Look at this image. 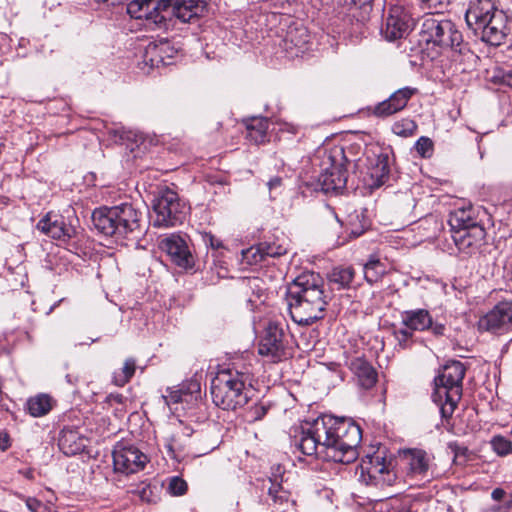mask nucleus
<instances>
[{
    "mask_svg": "<svg viewBox=\"0 0 512 512\" xmlns=\"http://www.w3.org/2000/svg\"><path fill=\"white\" fill-rule=\"evenodd\" d=\"M316 430L329 440V460L349 464L358 457L357 447L362 439L358 424L350 418L321 415Z\"/></svg>",
    "mask_w": 512,
    "mask_h": 512,
    "instance_id": "1",
    "label": "nucleus"
},
{
    "mask_svg": "<svg viewBox=\"0 0 512 512\" xmlns=\"http://www.w3.org/2000/svg\"><path fill=\"white\" fill-rule=\"evenodd\" d=\"M141 216L132 204L122 203L94 210L92 223L99 233L122 240L141 232Z\"/></svg>",
    "mask_w": 512,
    "mask_h": 512,
    "instance_id": "2",
    "label": "nucleus"
},
{
    "mask_svg": "<svg viewBox=\"0 0 512 512\" xmlns=\"http://www.w3.org/2000/svg\"><path fill=\"white\" fill-rule=\"evenodd\" d=\"M315 160L320 167L318 186L323 192H338L346 187L348 179L346 165L355 160L348 159L342 144L325 142L317 148Z\"/></svg>",
    "mask_w": 512,
    "mask_h": 512,
    "instance_id": "3",
    "label": "nucleus"
},
{
    "mask_svg": "<svg viewBox=\"0 0 512 512\" xmlns=\"http://www.w3.org/2000/svg\"><path fill=\"white\" fill-rule=\"evenodd\" d=\"M420 36L422 40L439 52L464 53L466 44L456 24L443 16L442 12H430L422 18Z\"/></svg>",
    "mask_w": 512,
    "mask_h": 512,
    "instance_id": "4",
    "label": "nucleus"
},
{
    "mask_svg": "<svg viewBox=\"0 0 512 512\" xmlns=\"http://www.w3.org/2000/svg\"><path fill=\"white\" fill-rule=\"evenodd\" d=\"M151 207L154 213L153 225L156 227H174L185 218V204L178 194L167 186L158 187L153 192Z\"/></svg>",
    "mask_w": 512,
    "mask_h": 512,
    "instance_id": "5",
    "label": "nucleus"
},
{
    "mask_svg": "<svg viewBox=\"0 0 512 512\" xmlns=\"http://www.w3.org/2000/svg\"><path fill=\"white\" fill-rule=\"evenodd\" d=\"M321 299L330 300L325 281L319 273L304 271L289 284L286 300Z\"/></svg>",
    "mask_w": 512,
    "mask_h": 512,
    "instance_id": "6",
    "label": "nucleus"
},
{
    "mask_svg": "<svg viewBox=\"0 0 512 512\" xmlns=\"http://www.w3.org/2000/svg\"><path fill=\"white\" fill-rule=\"evenodd\" d=\"M258 352L271 362H280L291 356L283 326L270 322L258 345Z\"/></svg>",
    "mask_w": 512,
    "mask_h": 512,
    "instance_id": "7",
    "label": "nucleus"
},
{
    "mask_svg": "<svg viewBox=\"0 0 512 512\" xmlns=\"http://www.w3.org/2000/svg\"><path fill=\"white\" fill-rule=\"evenodd\" d=\"M360 471V477L367 485L391 486L396 480V474L389 468L380 450L362 459Z\"/></svg>",
    "mask_w": 512,
    "mask_h": 512,
    "instance_id": "8",
    "label": "nucleus"
},
{
    "mask_svg": "<svg viewBox=\"0 0 512 512\" xmlns=\"http://www.w3.org/2000/svg\"><path fill=\"white\" fill-rule=\"evenodd\" d=\"M320 417L313 421H305L301 425V436L297 442L300 452L307 456L322 455L329 460V440L325 434L316 430Z\"/></svg>",
    "mask_w": 512,
    "mask_h": 512,
    "instance_id": "9",
    "label": "nucleus"
},
{
    "mask_svg": "<svg viewBox=\"0 0 512 512\" xmlns=\"http://www.w3.org/2000/svg\"><path fill=\"white\" fill-rule=\"evenodd\" d=\"M114 470L126 475L142 470L147 461V456L134 445L118 442L112 452Z\"/></svg>",
    "mask_w": 512,
    "mask_h": 512,
    "instance_id": "10",
    "label": "nucleus"
},
{
    "mask_svg": "<svg viewBox=\"0 0 512 512\" xmlns=\"http://www.w3.org/2000/svg\"><path fill=\"white\" fill-rule=\"evenodd\" d=\"M328 302L321 299L287 300L292 320L302 326L324 318Z\"/></svg>",
    "mask_w": 512,
    "mask_h": 512,
    "instance_id": "11",
    "label": "nucleus"
},
{
    "mask_svg": "<svg viewBox=\"0 0 512 512\" xmlns=\"http://www.w3.org/2000/svg\"><path fill=\"white\" fill-rule=\"evenodd\" d=\"M205 4L206 0H158L155 7H161L167 19L174 16L187 23L203 12Z\"/></svg>",
    "mask_w": 512,
    "mask_h": 512,
    "instance_id": "12",
    "label": "nucleus"
},
{
    "mask_svg": "<svg viewBox=\"0 0 512 512\" xmlns=\"http://www.w3.org/2000/svg\"><path fill=\"white\" fill-rule=\"evenodd\" d=\"M432 457L424 450L409 449L404 452L407 477L430 482L434 478Z\"/></svg>",
    "mask_w": 512,
    "mask_h": 512,
    "instance_id": "13",
    "label": "nucleus"
},
{
    "mask_svg": "<svg viewBox=\"0 0 512 512\" xmlns=\"http://www.w3.org/2000/svg\"><path fill=\"white\" fill-rule=\"evenodd\" d=\"M474 33L479 35L482 41L492 46H500L510 33L508 16L502 10L496 12L492 18H489V21L480 27L479 32Z\"/></svg>",
    "mask_w": 512,
    "mask_h": 512,
    "instance_id": "14",
    "label": "nucleus"
},
{
    "mask_svg": "<svg viewBox=\"0 0 512 512\" xmlns=\"http://www.w3.org/2000/svg\"><path fill=\"white\" fill-rule=\"evenodd\" d=\"M418 92L416 88L403 87L392 93L389 98L377 103L372 114L377 118H388L404 110L411 98Z\"/></svg>",
    "mask_w": 512,
    "mask_h": 512,
    "instance_id": "15",
    "label": "nucleus"
},
{
    "mask_svg": "<svg viewBox=\"0 0 512 512\" xmlns=\"http://www.w3.org/2000/svg\"><path fill=\"white\" fill-rule=\"evenodd\" d=\"M277 472L278 474L269 479L267 502L272 507V512H296L295 502L290 499V492L282 484L283 476L280 466L277 467Z\"/></svg>",
    "mask_w": 512,
    "mask_h": 512,
    "instance_id": "16",
    "label": "nucleus"
},
{
    "mask_svg": "<svg viewBox=\"0 0 512 512\" xmlns=\"http://www.w3.org/2000/svg\"><path fill=\"white\" fill-rule=\"evenodd\" d=\"M401 323L403 326L415 331L430 330L435 336H442L445 333V325L434 323L431 314L426 309L407 310L401 314Z\"/></svg>",
    "mask_w": 512,
    "mask_h": 512,
    "instance_id": "17",
    "label": "nucleus"
},
{
    "mask_svg": "<svg viewBox=\"0 0 512 512\" xmlns=\"http://www.w3.org/2000/svg\"><path fill=\"white\" fill-rule=\"evenodd\" d=\"M512 324V301H501L479 321V328L501 333Z\"/></svg>",
    "mask_w": 512,
    "mask_h": 512,
    "instance_id": "18",
    "label": "nucleus"
},
{
    "mask_svg": "<svg viewBox=\"0 0 512 512\" xmlns=\"http://www.w3.org/2000/svg\"><path fill=\"white\" fill-rule=\"evenodd\" d=\"M411 26V17L408 12L399 5L392 6L381 29L384 37L390 41L404 37Z\"/></svg>",
    "mask_w": 512,
    "mask_h": 512,
    "instance_id": "19",
    "label": "nucleus"
},
{
    "mask_svg": "<svg viewBox=\"0 0 512 512\" xmlns=\"http://www.w3.org/2000/svg\"><path fill=\"white\" fill-rule=\"evenodd\" d=\"M159 248L179 267L188 268L193 264V256L184 238L177 234H171L162 239Z\"/></svg>",
    "mask_w": 512,
    "mask_h": 512,
    "instance_id": "20",
    "label": "nucleus"
},
{
    "mask_svg": "<svg viewBox=\"0 0 512 512\" xmlns=\"http://www.w3.org/2000/svg\"><path fill=\"white\" fill-rule=\"evenodd\" d=\"M37 229L49 237L61 241H68L76 234L73 225L66 223L65 218L59 214L48 213L37 223Z\"/></svg>",
    "mask_w": 512,
    "mask_h": 512,
    "instance_id": "21",
    "label": "nucleus"
},
{
    "mask_svg": "<svg viewBox=\"0 0 512 512\" xmlns=\"http://www.w3.org/2000/svg\"><path fill=\"white\" fill-rule=\"evenodd\" d=\"M500 11L493 0H470L465 13V20L470 29L479 32L480 27L489 21V18H492L496 12Z\"/></svg>",
    "mask_w": 512,
    "mask_h": 512,
    "instance_id": "22",
    "label": "nucleus"
},
{
    "mask_svg": "<svg viewBox=\"0 0 512 512\" xmlns=\"http://www.w3.org/2000/svg\"><path fill=\"white\" fill-rule=\"evenodd\" d=\"M269 289L266 280L259 276L244 278L240 281L241 294L252 311L264 304Z\"/></svg>",
    "mask_w": 512,
    "mask_h": 512,
    "instance_id": "23",
    "label": "nucleus"
},
{
    "mask_svg": "<svg viewBox=\"0 0 512 512\" xmlns=\"http://www.w3.org/2000/svg\"><path fill=\"white\" fill-rule=\"evenodd\" d=\"M481 213L485 214V211H481L479 208L472 205L454 209L450 212L448 219L452 232L482 226L483 220L480 217Z\"/></svg>",
    "mask_w": 512,
    "mask_h": 512,
    "instance_id": "24",
    "label": "nucleus"
},
{
    "mask_svg": "<svg viewBox=\"0 0 512 512\" xmlns=\"http://www.w3.org/2000/svg\"><path fill=\"white\" fill-rule=\"evenodd\" d=\"M176 50L168 40L150 42L143 53V62L150 68H158L160 65L171 64Z\"/></svg>",
    "mask_w": 512,
    "mask_h": 512,
    "instance_id": "25",
    "label": "nucleus"
},
{
    "mask_svg": "<svg viewBox=\"0 0 512 512\" xmlns=\"http://www.w3.org/2000/svg\"><path fill=\"white\" fill-rule=\"evenodd\" d=\"M457 248L466 253L474 254L479 251L486 237L484 225L475 226L473 229H466L454 232L452 235Z\"/></svg>",
    "mask_w": 512,
    "mask_h": 512,
    "instance_id": "26",
    "label": "nucleus"
},
{
    "mask_svg": "<svg viewBox=\"0 0 512 512\" xmlns=\"http://www.w3.org/2000/svg\"><path fill=\"white\" fill-rule=\"evenodd\" d=\"M432 397L439 405L442 417L449 418L462 397V386H435Z\"/></svg>",
    "mask_w": 512,
    "mask_h": 512,
    "instance_id": "27",
    "label": "nucleus"
},
{
    "mask_svg": "<svg viewBox=\"0 0 512 512\" xmlns=\"http://www.w3.org/2000/svg\"><path fill=\"white\" fill-rule=\"evenodd\" d=\"M158 0H133L127 6V12L136 19L146 18L154 23H162L167 20L161 7H155Z\"/></svg>",
    "mask_w": 512,
    "mask_h": 512,
    "instance_id": "28",
    "label": "nucleus"
},
{
    "mask_svg": "<svg viewBox=\"0 0 512 512\" xmlns=\"http://www.w3.org/2000/svg\"><path fill=\"white\" fill-rule=\"evenodd\" d=\"M311 36L304 26H289L283 38V48L292 55L298 56L308 49Z\"/></svg>",
    "mask_w": 512,
    "mask_h": 512,
    "instance_id": "29",
    "label": "nucleus"
},
{
    "mask_svg": "<svg viewBox=\"0 0 512 512\" xmlns=\"http://www.w3.org/2000/svg\"><path fill=\"white\" fill-rule=\"evenodd\" d=\"M390 165L389 155L387 153H379L375 159L370 161L367 174L371 179L370 186L372 188H379L389 178Z\"/></svg>",
    "mask_w": 512,
    "mask_h": 512,
    "instance_id": "30",
    "label": "nucleus"
},
{
    "mask_svg": "<svg viewBox=\"0 0 512 512\" xmlns=\"http://www.w3.org/2000/svg\"><path fill=\"white\" fill-rule=\"evenodd\" d=\"M465 373L466 367L461 361H448L439 370L434 379V384H462Z\"/></svg>",
    "mask_w": 512,
    "mask_h": 512,
    "instance_id": "31",
    "label": "nucleus"
},
{
    "mask_svg": "<svg viewBox=\"0 0 512 512\" xmlns=\"http://www.w3.org/2000/svg\"><path fill=\"white\" fill-rule=\"evenodd\" d=\"M247 139L254 144L268 141L269 120L266 117H251L243 121Z\"/></svg>",
    "mask_w": 512,
    "mask_h": 512,
    "instance_id": "32",
    "label": "nucleus"
},
{
    "mask_svg": "<svg viewBox=\"0 0 512 512\" xmlns=\"http://www.w3.org/2000/svg\"><path fill=\"white\" fill-rule=\"evenodd\" d=\"M349 368L362 384H376L378 382L376 369L364 358L352 359Z\"/></svg>",
    "mask_w": 512,
    "mask_h": 512,
    "instance_id": "33",
    "label": "nucleus"
},
{
    "mask_svg": "<svg viewBox=\"0 0 512 512\" xmlns=\"http://www.w3.org/2000/svg\"><path fill=\"white\" fill-rule=\"evenodd\" d=\"M202 241L209 249L207 252V258H211L212 263L215 266V269L217 270L216 273L218 274L219 277H221L220 273L221 270L223 269V261L221 259L223 249L222 240L216 238L210 232H205L202 234Z\"/></svg>",
    "mask_w": 512,
    "mask_h": 512,
    "instance_id": "34",
    "label": "nucleus"
},
{
    "mask_svg": "<svg viewBox=\"0 0 512 512\" xmlns=\"http://www.w3.org/2000/svg\"><path fill=\"white\" fill-rule=\"evenodd\" d=\"M54 401L48 394H38L27 401V410L33 417H42L53 408Z\"/></svg>",
    "mask_w": 512,
    "mask_h": 512,
    "instance_id": "35",
    "label": "nucleus"
},
{
    "mask_svg": "<svg viewBox=\"0 0 512 512\" xmlns=\"http://www.w3.org/2000/svg\"><path fill=\"white\" fill-rule=\"evenodd\" d=\"M364 278L369 284L377 283L386 274V265L374 255L363 266Z\"/></svg>",
    "mask_w": 512,
    "mask_h": 512,
    "instance_id": "36",
    "label": "nucleus"
},
{
    "mask_svg": "<svg viewBox=\"0 0 512 512\" xmlns=\"http://www.w3.org/2000/svg\"><path fill=\"white\" fill-rule=\"evenodd\" d=\"M193 392L190 390V386H168L163 398L168 405L188 402L187 398H191Z\"/></svg>",
    "mask_w": 512,
    "mask_h": 512,
    "instance_id": "37",
    "label": "nucleus"
},
{
    "mask_svg": "<svg viewBox=\"0 0 512 512\" xmlns=\"http://www.w3.org/2000/svg\"><path fill=\"white\" fill-rule=\"evenodd\" d=\"M355 276L352 267H336L330 274V281L338 284L341 288H347L351 285Z\"/></svg>",
    "mask_w": 512,
    "mask_h": 512,
    "instance_id": "38",
    "label": "nucleus"
},
{
    "mask_svg": "<svg viewBox=\"0 0 512 512\" xmlns=\"http://www.w3.org/2000/svg\"><path fill=\"white\" fill-rule=\"evenodd\" d=\"M226 375H228V379L226 380V384L232 385V384H246L247 382L251 384L252 382V375L251 373L245 368V370L239 371L234 364H227L226 363Z\"/></svg>",
    "mask_w": 512,
    "mask_h": 512,
    "instance_id": "39",
    "label": "nucleus"
},
{
    "mask_svg": "<svg viewBox=\"0 0 512 512\" xmlns=\"http://www.w3.org/2000/svg\"><path fill=\"white\" fill-rule=\"evenodd\" d=\"M77 434L73 431L63 432L59 438V446L67 455L76 454L83 447L76 442Z\"/></svg>",
    "mask_w": 512,
    "mask_h": 512,
    "instance_id": "40",
    "label": "nucleus"
},
{
    "mask_svg": "<svg viewBox=\"0 0 512 512\" xmlns=\"http://www.w3.org/2000/svg\"><path fill=\"white\" fill-rule=\"evenodd\" d=\"M361 397L367 403H384L386 389L384 386H361Z\"/></svg>",
    "mask_w": 512,
    "mask_h": 512,
    "instance_id": "41",
    "label": "nucleus"
},
{
    "mask_svg": "<svg viewBox=\"0 0 512 512\" xmlns=\"http://www.w3.org/2000/svg\"><path fill=\"white\" fill-rule=\"evenodd\" d=\"M136 371V362L133 358L125 360L119 372L114 373V384L128 383Z\"/></svg>",
    "mask_w": 512,
    "mask_h": 512,
    "instance_id": "42",
    "label": "nucleus"
},
{
    "mask_svg": "<svg viewBox=\"0 0 512 512\" xmlns=\"http://www.w3.org/2000/svg\"><path fill=\"white\" fill-rule=\"evenodd\" d=\"M417 130V124L414 120L409 118H403L394 122L392 125V131L394 134L401 137L412 136Z\"/></svg>",
    "mask_w": 512,
    "mask_h": 512,
    "instance_id": "43",
    "label": "nucleus"
},
{
    "mask_svg": "<svg viewBox=\"0 0 512 512\" xmlns=\"http://www.w3.org/2000/svg\"><path fill=\"white\" fill-rule=\"evenodd\" d=\"M242 261L247 265H256L265 262L261 243L242 250Z\"/></svg>",
    "mask_w": 512,
    "mask_h": 512,
    "instance_id": "44",
    "label": "nucleus"
},
{
    "mask_svg": "<svg viewBox=\"0 0 512 512\" xmlns=\"http://www.w3.org/2000/svg\"><path fill=\"white\" fill-rule=\"evenodd\" d=\"M265 262L270 264V259L279 258L287 253V248L275 242H261Z\"/></svg>",
    "mask_w": 512,
    "mask_h": 512,
    "instance_id": "45",
    "label": "nucleus"
},
{
    "mask_svg": "<svg viewBox=\"0 0 512 512\" xmlns=\"http://www.w3.org/2000/svg\"><path fill=\"white\" fill-rule=\"evenodd\" d=\"M393 335L397 341V346L402 350L410 349L414 344V333L405 326L394 329Z\"/></svg>",
    "mask_w": 512,
    "mask_h": 512,
    "instance_id": "46",
    "label": "nucleus"
},
{
    "mask_svg": "<svg viewBox=\"0 0 512 512\" xmlns=\"http://www.w3.org/2000/svg\"><path fill=\"white\" fill-rule=\"evenodd\" d=\"M490 443L494 452L499 456H506L512 451V442L504 436H494Z\"/></svg>",
    "mask_w": 512,
    "mask_h": 512,
    "instance_id": "47",
    "label": "nucleus"
},
{
    "mask_svg": "<svg viewBox=\"0 0 512 512\" xmlns=\"http://www.w3.org/2000/svg\"><path fill=\"white\" fill-rule=\"evenodd\" d=\"M415 150L422 158H430L434 151L432 140L428 137H420L415 143Z\"/></svg>",
    "mask_w": 512,
    "mask_h": 512,
    "instance_id": "48",
    "label": "nucleus"
},
{
    "mask_svg": "<svg viewBox=\"0 0 512 512\" xmlns=\"http://www.w3.org/2000/svg\"><path fill=\"white\" fill-rule=\"evenodd\" d=\"M168 490L174 496H181L187 491V483L180 477H172L169 482Z\"/></svg>",
    "mask_w": 512,
    "mask_h": 512,
    "instance_id": "49",
    "label": "nucleus"
},
{
    "mask_svg": "<svg viewBox=\"0 0 512 512\" xmlns=\"http://www.w3.org/2000/svg\"><path fill=\"white\" fill-rule=\"evenodd\" d=\"M425 9L432 12H443L448 7L451 0H420Z\"/></svg>",
    "mask_w": 512,
    "mask_h": 512,
    "instance_id": "50",
    "label": "nucleus"
},
{
    "mask_svg": "<svg viewBox=\"0 0 512 512\" xmlns=\"http://www.w3.org/2000/svg\"><path fill=\"white\" fill-rule=\"evenodd\" d=\"M262 278L266 281H280L283 279V272L281 269L273 266H268L265 270L262 271Z\"/></svg>",
    "mask_w": 512,
    "mask_h": 512,
    "instance_id": "51",
    "label": "nucleus"
},
{
    "mask_svg": "<svg viewBox=\"0 0 512 512\" xmlns=\"http://www.w3.org/2000/svg\"><path fill=\"white\" fill-rule=\"evenodd\" d=\"M493 81L512 88V71H497L493 76Z\"/></svg>",
    "mask_w": 512,
    "mask_h": 512,
    "instance_id": "52",
    "label": "nucleus"
},
{
    "mask_svg": "<svg viewBox=\"0 0 512 512\" xmlns=\"http://www.w3.org/2000/svg\"><path fill=\"white\" fill-rule=\"evenodd\" d=\"M26 505L31 512H51L45 504L36 498H28Z\"/></svg>",
    "mask_w": 512,
    "mask_h": 512,
    "instance_id": "53",
    "label": "nucleus"
},
{
    "mask_svg": "<svg viewBox=\"0 0 512 512\" xmlns=\"http://www.w3.org/2000/svg\"><path fill=\"white\" fill-rule=\"evenodd\" d=\"M222 386H210L211 395L214 397V402L217 406L224 404V396H219L217 392L221 391Z\"/></svg>",
    "mask_w": 512,
    "mask_h": 512,
    "instance_id": "54",
    "label": "nucleus"
},
{
    "mask_svg": "<svg viewBox=\"0 0 512 512\" xmlns=\"http://www.w3.org/2000/svg\"><path fill=\"white\" fill-rule=\"evenodd\" d=\"M10 447V437L5 431H0V450L5 451Z\"/></svg>",
    "mask_w": 512,
    "mask_h": 512,
    "instance_id": "55",
    "label": "nucleus"
},
{
    "mask_svg": "<svg viewBox=\"0 0 512 512\" xmlns=\"http://www.w3.org/2000/svg\"><path fill=\"white\" fill-rule=\"evenodd\" d=\"M344 148H345V152H346V155L348 157V159L350 160H353V158H350L349 155H356L360 152V145L359 144H351L349 147H345L344 145H342ZM354 162L357 161L356 158H354Z\"/></svg>",
    "mask_w": 512,
    "mask_h": 512,
    "instance_id": "56",
    "label": "nucleus"
},
{
    "mask_svg": "<svg viewBox=\"0 0 512 512\" xmlns=\"http://www.w3.org/2000/svg\"><path fill=\"white\" fill-rule=\"evenodd\" d=\"M505 495H506V492L504 489L495 488L491 493V498L495 501H501Z\"/></svg>",
    "mask_w": 512,
    "mask_h": 512,
    "instance_id": "57",
    "label": "nucleus"
},
{
    "mask_svg": "<svg viewBox=\"0 0 512 512\" xmlns=\"http://www.w3.org/2000/svg\"><path fill=\"white\" fill-rule=\"evenodd\" d=\"M494 512H512V499L506 501L502 506L493 509Z\"/></svg>",
    "mask_w": 512,
    "mask_h": 512,
    "instance_id": "58",
    "label": "nucleus"
},
{
    "mask_svg": "<svg viewBox=\"0 0 512 512\" xmlns=\"http://www.w3.org/2000/svg\"><path fill=\"white\" fill-rule=\"evenodd\" d=\"M281 184H282V178H280L278 176L271 178L270 181L268 182V186L270 189L279 187V186H281Z\"/></svg>",
    "mask_w": 512,
    "mask_h": 512,
    "instance_id": "59",
    "label": "nucleus"
},
{
    "mask_svg": "<svg viewBox=\"0 0 512 512\" xmlns=\"http://www.w3.org/2000/svg\"><path fill=\"white\" fill-rule=\"evenodd\" d=\"M108 399H109V401L114 400L117 403H122L123 402V396L120 395V394H116V395L110 394Z\"/></svg>",
    "mask_w": 512,
    "mask_h": 512,
    "instance_id": "60",
    "label": "nucleus"
},
{
    "mask_svg": "<svg viewBox=\"0 0 512 512\" xmlns=\"http://www.w3.org/2000/svg\"><path fill=\"white\" fill-rule=\"evenodd\" d=\"M355 4L360 6L370 5L373 0H353Z\"/></svg>",
    "mask_w": 512,
    "mask_h": 512,
    "instance_id": "61",
    "label": "nucleus"
},
{
    "mask_svg": "<svg viewBox=\"0 0 512 512\" xmlns=\"http://www.w3.org/2000/svg\"><path fill=\"white\" fill-rule=\"evenodd\" d=\"M197 390L195 392L200 393V385L195 386Z\"/></svg>",
    "mask_w": 512,
    "mask_h": 512,
    "instance_id": "62",
    "label": "nucleus"
}]
</instances>
